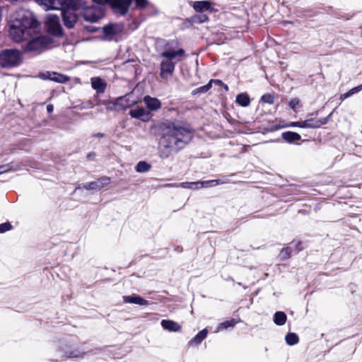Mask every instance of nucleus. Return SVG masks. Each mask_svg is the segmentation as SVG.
Segmentation results:
<instances>
[{"instance_id": "obj_9", "label": "nucleus", "mask_w": 362, "mask_h": 362, "mask_svg": "<svg viewBox=\"0 0 362 362\" xmlns=\"http://www.w3.org/2000/svg\"><path fill=\"white\" fill-rule=\"evenodd\" d=\"M124 29V26L122 23H109L103 27V33L107 39L111 40L122 34Z\"/></svg>"}, {"instance_id": "obj_17", "label": "nucleus", "mask_w": 362, "mask_h": 362, "mask_svg": "<svg viewBox=\"0 0 362 362\" xmlns=\"http://www.w3.org/2000/svg\"><path fill=\"white\" fill-rule=\"evenodd\" d=\"M115 100L119 110H125L136 104V101H131L128 95L118 97Z\"/></svg>"}, {"instance_id": "obj_6", "label": "nucleus", "mask_w": 362, "mask_h": 362, "mask_svg": "<svg viewBox=\"0 0 362 362\" xmlns=\"http://www.w3.org/2000/svg\"><path fill=\"white\" fill-rule=\"evenodd\" d=\"M21 62V53L17 49H6L0 53V65L2 67H14Z\"/></svg>"}, {"instance_id": "obj_33", "label": "nucleus", "mask_w": 362, "mask_h": 362, "mask_svg": "<svg viewBox=\"0 0 362 362\" xmlns=\"http://www.w3.org/2000/svg\"><path fill=\"white\" fill-rule=\"evenodd\" d=\"M291 252V250L290 247H285L281 250V251L280 252V257L282 259H286L290 257Z\"/></svg>"}, {"instance_id": "obj_20", "label": "nucleus", "mask_w": 362, "mask_h": 362, "mask_svg": "<svg viewBox=\"0 0 362 362\" xmlns=\"http://www.w3.org/2000/svg\"><path fill=\"white\" fill-rule=\"evenodd\" d=\"M281 137L284 140L288 143L299 141L301 138L300 135L293 132H286L282 133Z\"/></svg>"}, {"instance_id": "obj_19", "label": "nucleus", "mask_w": 362, "mask_h": 362, "mask_svg": "<svg viewBox=\"0 0 362 362\" xmlns=\"http://www.w3.org/2000/svg\"><path fill=\"white\" fill-rule=\"evenodd\" d=\"M110 182V180L109 177H105L104 178V183H102L101 182L95 181L93 182L89 183L87 186H85V187L87 189H95V190H100L102 188H103L105 185H107Z\"/></svg>"}, {"instance_id": "obj_10", "label": "nucleus", "mask_w": 362, "mask_h": 362, "mask_svg": "<svg viewBox=\"0 0 362 362\" xmlns=\"http://www.w3.org/2000/svg\"><path fill=\"white\" fill-rule=\"evenodd\" d=\"M39 77L43 80H50L60 83H64L70 79L69 77L66 75L50 71L40 73Z\"/></svg>"}, {"instance_id": "obj_41", "label": "nucleus", "mask_w": 362, "mask_h": 362, "mask_svg": "<svg viewBox=\"0 0 362 362\" xmlns=\"http://www.w3.org/2000/svg\"><path fill=\"white\" fill-rule=\"evenodd\" d=\"M94 136H95V137H103V134L98 133V134H95Z\"/></svg>"}, {"instance_id": "obj_34", "label": "nucleus", "mask_w": 362, "mask_h": 362, "mask_svg": "<svg viewBox=\"0 0 362 362\" xmlns=\"http://www.w3.org/2000/svg\"><path fill=\"white\" fill-rule=\"evenodd\" d=\"M261 100L265 103L273 104L274 101V97L271 94H264L262 96Z\"/></svg>"}, {"instance_id": "obj_31", "label": "nucleus", "mask_w": 362, "mask_h": 362, "mask_svg": "<svg viewBox=\"0 0 362 362\" xmlns=\"http://www.w3.org/2000/svg\"><path fill=\"white\" fill-rule=\"evenodd\" d=\"M18 168H14L12 163L6 164L0 166V174L7 173L9 171H15L17 170Z\"/></svg>"}, {"instance_id": "obj_3", "label": "nucleus", "mask_w": 362, "mask_h": 362, "mask_svg": "<svg viewBox=\"0 0 362 362\" xmlns=\"http://www.w3.org/2000/svg\"><path fill=\"white\" fill-rule=\"evenodd\" d=\"M35 26L36 21L29 12L19 11L11 23L9 35L16 42L27 41L33 37V28Z\"/></svg>"}, {"instance_id": "obj_38", "label": "nucleus", "mask_w": 362, "mask_h": 362, "mask_svg": "<svg viewBox=\"0 0 362 362\" xmlns=\"http://www.w3.org/2000/svg\"><path fill=\"white\" fill-rule=\"evenodd\" d=\"M299 104V101L297 99H292L290 102H289V106L292 108V109H294Z\"/></svg>"}, {"instance_id": "obj_29", "label": "nucleus", "mask_w": 362, "mask_h": 362, "mask_svg": "<svg viewBox=\"0 0 362 362\" xmlns=\"http://www.w3.org/2000/svg\"><path fill=\"white\" fill-rule=\"evenodd\" d=\"M361 90H362V84L360 86H358L355 88H353L352 89L349 90V91H347L345 93L341 94L339 96V99L341 100H344L346 99L347 98L351 96L354 93H356L361 91Z\"/></svg>"}, {"instance_id": "obj_37", "label": "nucleus", "mask_w": 362, "mask_h": 362, "mask_svg": "<svg viewBox=\"0 0 362 362\" xmlns=\"http://www.w3.org/2000/svg\"><path fill=\"white\" fill-rule=\"evenodd\" d=\"M11 225L9 223H4L0 224V233H4L6 231L11 230Z\"/></svg>"}, {"instance_id": "obj_8", "label": "nucleus", "mask_w": 362, "mask_h": 362, "mask_svg": "<svg viewBox=\"0 0 362 362\" xmlns=\"http://www.w3.org/2000/svg\"><path fill=\"white\" fill-rule=\"evenodd\" d=\"M219 184L217 180H211L206 181H197V182H181L177 185L182 188H187L192 189H199L201 188H209L215 187Z\"/></svg>"}, {"instance_id": "obj_39", "label": "nucleus", "mask_w": 362, "mask_h": 362, "mask_svg": "<svg viewBox=\"0 0 362 362\" xmlns=\"http://www.w3.org/2000/svg\"><path fill=\"white\" fill-rule=\"evenodd\" d=\"M210 82H211V84L214 83V84L218 85V86L223 85V83L221 80H218V79H211L210 81Z\"/></svg>"}, {"instance_id": "obj_24", "label": "nucleus", "mask_w": 362, "mask_h": 362, "mask_svg": "<svg viewBox=\"0 0 362 362\" xmlns=\"http://www.w3.org/2000/svg\"><path fill=\"white\" fill-rule=\"evenodd\" d=\"M287 317L284 312L278 311L274 315V322L277 325H284L286 322Z\"/></svg>"}, {"instance_id": "obj_14", "label": "nucleus", "mask_w": 362, "mask_h": 362, "mask_svg": "<svg viewBox=\"0 0 362 362\" xmlns=\"http://www.w3.org/2000/svg\"><path fill=\"white\" fill-rule=\"evenodd\" d=\"M123 301L125 303L136 304L142 306L149 305L146 300L136 294L123 296Z\"/></svg>"}, {"instance_id": "obj_1", "label": "nucleus", "mask_w": 362, "mask_h": 362, "mask_svg": "<svg viewBox=\"0 0 362 362\" xmlns=\"http://www.w3.org/2000/svg\"><path fill=\"white\" fill-rule=\"evenodd\" d=\"M160 157L168 158L171 151H177L189 143L194 136L192 130L176 123H163L161 127Z\"/></svg>"}, {"instance_id": "obj_40", "label": "nucleus", "mask_w": 362, "mask_h": 362, "mask_svg": "<svg viewBox=\"0 0 362 362\" xmlns=\"http://www.w3.org/2000/svg\"><path fill=\"white\" fill-rule=\"evenodd\" d=\"M53 105H48L47 106V111L49 112V113H51L52 111H53Z\"/></svg>"}, {"instance_id": "obj_25", "label": "nucleus", "mask_w": 362, "mask_h": 362, "mask_svg": "<svg viewBox=\"0 0 362 362\" xmlns=\"http://www.w3.org/2000/svg\"><path fill=\"white\" fill-rule=\"evenodd\" d=\"M308 128H319L322 124L326 123L325 120H322L317 118H311L305 120Z\"/></svg>"}, {"instance_id": "obj_2", "label": "nucleus", "mask_w": 362, "mask_h": 362, "mask_svg": "<svg viewBox=\"0 0 362 362\" xmlns=\"http://www.w3.org/2000/svg\"><path fill=\"white\" fill-rule=\"evenodd\" d=\"M133 0H93L98 5L103 2L109 4L112 9L120 14H125ZM136 6L144 8L147 4L146 0H135ZM83 18L88 22L95 23L102 18L104 16V11L101 6H91L86 8L83 11Z\"/></svg>"}, {"instance_id": "obj_28", "label": "nucleus", "mask_w": 362, "mask_h": 362, "mask_svg": "<svg viewBox=\"0 0 362 362\" xmlns=\"http://www.w3.org/2000/svg\"><path fill=\"white\" fill-rule=\"evenodd\" d=\"M285 340L287 344L289 346H293L298 342L299 338L296 333L291 332L286 335Z\"/></svg>"}, {"instance_id": "obj_15", "label": "nucleus", "mask_w": 362, "mask_h": 362, "mask_svg": "<svg viewBox=\"0 0 362 362\" xmlns=\"http://www.w3.org/2000/svg\"><path fill=\"white\" fill-rule=\"evenodd\" d=\"M92 88L97 91V93H103L105 92L107 83L100 77H93L90 79Z\"/></svg>"}, {"instance_id": "obj_43", "label": "nucleus", "mask_w": 362, "mask_h": 362, "mask_svg": "<svg viewBox=\"0 0 362 362\" xmlns=\"http://www.w3.org/2000/svg\"><path fill=\"white\" fill-rule=\"evenodd\" d=\"M104 178H105V177H103V178H101V179H100V180H98V182H101L102 183H104Z\"/></svg>"}, {"instance_id": "obj_44", "label": "nucleus", "mask_w": 362, "mask_h": 362, "mask_svg": "<svg viewBox=\"0 0 362 362\" xmlns=\"http://www.w3.org/2000/svg\"><path fill=\"white\" fill-rule=\"evenodd\" d=\"M89 31H90V32H94V31H95V29H94V28H91L90 30H89Z\"/></svg>"}, {"instance_id": "obj_30", "label": "nucleus", "mask_w": 362, "mask_h": 362, "mask_svg": "<svg viewBox=\"0 0 362 362\" xmlns=\"http://www.w3.org/2000/svg\"><path fill=\"white\" fill-rule=\"evenodd\" d=\"M298 127L300 128H308V125L306 124L305 120L304 121H298V122H293L290 124L281 126L279 128H286V127Z\"/></svg>"}, {"instance_id": "obj_13", "label": "nucleus", "mask_w": 362, "mask_h": 362, "mask_svg": "<svg viewBox=\"0 0 362 362\" xmlns=\"http://www.w3.org/2000/svg\"><path fill=\"white\" fill-rule=\"evenodd\" d=\"M37 1L44 6L45 10H59L63 4V0H37Z\"/></svg>"}, {"instance_id": "obj_5", "label": "nucleus", "mask_w": 362, "mask_h": 362, "mask_svg": "<svg viewBox=\"0 0 362 362\" xmlns=\"http://www.w3.org/2000/svg\"><path fill=\"white\" fill-rule=\"evenodd\" d=\"M28 43L23 47L25 52H41L49 47L53 41L51 37L45 35H38L35 27L33 28V37L27 40Z\"/></svg>"}, {"instance_id": "obj_21", "label": "nucleus", "mask_w": 362, "mask_h": 362, "mask_svg": "<svg viewBox=\"0 0 362 362\" xmlns=\"http://www.w3.org/2000/svg\"><path fill=\"white\" fill-rule=\"evenodd\" d=\"M193 8L197 12H203L209 10L211 4L207 1H195Z\"/></svg>"}, {"instance_id": "obj_32", "label": "nucleus", "mask_w": 362, "mask_h": 362, "mask_svg": "<svg viewBox=\"0 0 362 362\" xmlns=\"http://www.w3.org/2000/svg\"><path fill=\"white\" fill-rule=\"evenodd\" d=\"M106 109L110 111H118L117 105H116V100L105 102Z\"/></svg>"}, {"instance_id": "obj_7", "label": "nucleus", "mask_w": 362, "mask_h": 362, "mask_svg": "<svg viewBox=\"0 0 362 362\" xmlns=\"http://www.w3.org/2000/svg\"><path fill=\"white\" fill-rule=\"evenodd\" d=\"M46 28L48 33L55 36L62 34V27L59 23V18L57 16L48 14L45 19Z\"/></svg>"}, {"instance_id": "obj_16", "label": "nucleus", "mask_w": 362, "mask_h": 362, "mask_svg": "<svg viewBox=\"0 0 362 362\" xmlns=\"http://www.w3.org/2000/svg\"><path fill=\"white\" fill-rule=\"evenodd\" d=\"M144 101L146 107L151 111H156L161 107L160 101L156 98L146 95L144 98Z\"/></svg>"}, {"instance_id": "obj_12", "label": "nucleus", "mask_w": 362, "mask_h": 362, "mask_svg": "<svg viewBox=\"0 0 362 362\" xmlns=\"http://www.w3.org/2000/svg\"><path fill=\"white\" fill-rule=\"evenodd\" d=\"M129 115L143 122H148L151 119L150 114L144 107H137L129 111Z\"/></svg>"}, {"instance_id": "obj_18", "label": "nucleus", "mask_w": 362, "mask_h": 362, "mask_svg": "<svg viewBox=\"0 0 362 362\" xmlns=\"http://www.w3.org/2000/svg\"><path fill=\"white\" fill-rule=\"evenodd\" d=\"M160 325L163 329L169 332H180L181 330V326L173 320H163Z\"/></svg>"}, {"instance_id": "obj_26", "label": "nucleus", "mask_w": 362, "mask_h": 362, "mask_svg": "<svg viewBox=\"0 0 362 362\" xmlns=\"http://www.w3.org/2000/svg\"><path fill=\"white\" fill-rule=\"evenodd\" d=\"M240 320H236L235 319H232V320H227V321H225L222 323H221L218 327H217V329L216 331V332H218L221 330H223V329H228L229 327H234Z\"/></svg>"}, {"instance_id": "obj_23", "label": "nucleus", "mask_w": 362, "mask_h": 362, "mask_svg": "<svg viewBox=\"0 0 362 362\" xmlns=\"http://www.w3.org/2000/svg\"><path fill=\"white\" fill-rule=\"evenodd\" d=\"M235 101L242 107H247L250 103V100L247 94L240 93L236 96Z\"/></svg>"}, {"instance_id": "obj_36", "label": "nucleus", "mask_w": 362, "mask_h": 362, "mask_svg": "<svg viewBox=\"0 0 362 362\" xmlns=\"http://www.w3.org/2000/svg\"><path fill=\"white\" fill-rule=\"evenodd\" d=\"M207 21V17L205 15H197L193 18L194 22L203 23Z\"/></svg>"}, {"instance_id": "obj_42", "label": "nucleus", "mask_w": 362, "mask_h": 362, "mask_svg": "<svg viewBox=\"0 0 362 362\" xmlns=\"http://www.w3.org/2000/svg\"><path fill=\"white\" fill-rule=\"evenodd\" d=\"M222 86L224 88V89H225L226 90H228V86L227 85H226V84H224V83H223V85H222Z\"/></svg>"}, {"instance_id": "obj_27", "label": "nucleus", "mask_w": 362, "mask_h": 362, "mask_svg": "<svg viewBox=\"0 0 362 362\" xmlns=\"http://www.w3.org/2000/svg\"><path fill=\"white\" fill-rule=\"evenodd\" d=\"M151 168V165L146 161H139L136 167L135 170L137 173H146L148 172Z\"/></svg>"}, {"instance_id": "obj_4", "label": "nucleus", "mask_w": 362, "mask_h": 362, "mask_svg": "<svg viewBox=\"0 0 362 362\" xmlns=\"http://www.w3.org/2000/svg\"><path fill=\"white\" fill-rule=\"evenodd\" d=\"M185 50L165 49L160 54V76L163 79L171 76L175 71V64L182 60L185 56Z\"/></svg>"}, {"instance_id": "obj_35", "label": "nucleus", "mask_w": 362, "mask_h": 362, "mask_svg": "<svg viewBox=\"0 0 362 362\" xmlns=\"http://www.w3.org/2000/svg\"><path fill=\"white\" fill-rule=\"evenodd\" d=\"M211 88V82H209L206 85L198 88L195 91L197 93H206Z\"/></svg>"}, {"instance_id": "obj_22", "label": "nucleus", "mask_w": 362, "mask_h": 362, "mask_svg": "<svg viewBox=\"0 0 362 362\" xmlns=\"http://www.w3.org/2000/svg\"><path fill=\"white\" fill-rule=\"evenodd\" d=\"M207 329H204L200 331L195 337L189 341V344H199L207 336Z\"/></svg>"}, {"instance_id": "obj_11", "label": "nucleus", "mask_w": 362, "mask_h": 362, "mask_svg": "<svg viewBox=\"0 0 362 362\" xmlns=\"http://www.w3.org/2000/svg\"><path fill=\"white\" fill-rule=\"evenodd\" d=\"M65 25L69 28H72L76 21L77 17L73 11L66 10L61 11Z\"/></svg>"}]
</instances>
